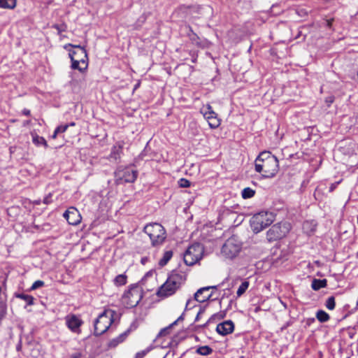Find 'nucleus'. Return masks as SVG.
Listing matches in <instances>:
<instances>
[{
  "label": "nucleus",
  "mask_w": 358,
  "mask_h": 358,
  "mask_svg": "<svg viewBox=\"0 0 358 358\" xmlns=\"http://www.w3.org/2000/svg\"><path fill=\"white\" fill-rule=\"evenodd\" d=\"M334 101V96H327L325 99V103H327V106L329 107Z\"/></svg>",
  "instance_id": "603ef678"
},
{
  "label": "nucleus",
  "mask_w": 358,
  "mask_h": 358,
  "mask_svg": "<svg viewBox=\"0 0 358 358\" xmlns=\"http://www.w3.org/2000/svg\"><path fill=\"white\" fill-rule=\"evenodd\" d=\"M241 250V244L235 236L228 238L222 247L221 252L229 259H233L238 255Z\"/></svg>",
  "instance_id": "39448f33"
},
{
  "label": "nucleus",
  "mask_w": 358,
  "mask_h": 358,
  "mask_svg": "<svg viewBox=\"0 0 358 358\" xmlns=\"http://www.w3.org/2000/svg\"><path fill=\"white\" fill-rule=\"evenodd\" d=\"M194 301V297L189 298V299H187V301L186 302L185 308V311H187V310H191L193 308L197 306V305L196 303H193ZM195 301H196L195 300Z\"/></svg>",
  "instance_id": "a18cd8bd"
},
{
  "label": "nucleus",
  "mask_w": 358,
  "mask_h": 358,
  "mask_svg": "<svg viewBox=\"0 0 358 358\" xmlns=\"http://www.w3.org/2000/svg\"><path fill=\"white\" fill-rule=\"evenodd\" d=\"M52 194L51 193H50L46 196H45L43 199V203L45 204H49V203H52Z\"/></svg>",
  "instance_id": "864d4df0"
},
{
  "label": "nucleus",
  "mask_w": 358,
  "mask_h": 358,
  "mask_svg": "<svg viewBox=\"0 0 358 358\" xmlns=\"http://www.w3.org/2000/svg\"><path fill=\"white\" fill-rule=\"evenodd\" d=\"M186 338L185 336H180L179 334L174 335L168 343L167 347L177 348L178 344Z\"/></svg>",
  "instance_id": "5701e85b"
},
{
  "label": "nucleus",
  "mask_w": 358,
  "mask_h": 358,
  "mask_svg": "<svg viewBox=\"0 0 358 358\" xmlns=\"http://www.w3.org/2000/svg\"><path fill=\"white\" fill-rule=\"evenodd\" d=\"M63 217L66 220L67 222L71 225L78 224L81 220V215L79 211L74 207L69 208L63 214Z\"/></svg>",
  "instance_id": "9b49d317"
},
{
  "label": "nucleus",
  "mask_w": 358,
  "mask_h": 358,
  "mask_svg": "<svg viewBox=\"0 0 358 358\" xmlns=\"http://www.w3.org/2000/svg\"><path fill=\"white\" fill-rule=\"evenodd\" d=\"M187 36L192 43L196 45L197 46H201L200 38L196 33L192 31V34H187Z\"/></svg>",
  "instance_id": "58836bf2"
},
{
  "label": "nucleus",
  "mask_w": 358,
  "mask_h": 358,
  "mask_svg": "<svg viewBox=\"0 0 358 358\" xmlns=\"http://www.w3.org/2000/svg\"><path fill=\"white\" fill-rule=\"evenodd\" d=\"M143 297V290L138 283L131 284L122 295V301L127 308H132L138 305Z\"/></svg>",
  "instance_id": "f03ea898"
},
{
  "label": "nucleus",
  "mask_w": 358,
  "mask_h": 358,
  "mask_svg": "<svg viewBox=\"0 0 358 358\" xmlns=\"http://www.w3.org/2000/svg\"><path fill=\"white\" fill-rule=\"evenodd\" d=\"M220 285H213V286H206L197 289V291L194 294V299L196 301V302L199 303H203L206 301H215L217 300V298H213V296L214 295L213 292L208 294L206 296H201L204 293L208 292L210 289H217V287Z\"/></svg>",
  "instance_id": "6e6552de"
},
{
  "label": "nucleus",
  "mask_w": 358,
  "mask_h": 358,
  "mask_svg": "<svg viewBox=\"0 0 358 358\" xmlns=\"http://www.w3.org/2000/svg\"><path fill=\"white\" fill-rule=\"evenodd\" d=\"M116 315L114 310L104 309L94 322V335L100 336L106 333L113 324Z\"/></svg>",
  "instance_id": "f257e3e1"
},
{
  "label": "nucleus",
  "mask_w": 358,
  "mask_h": 358,
  "mask_svg": "<svg viewBox=\"0 0 358 358\" xmlns=\"http://www.w3.org/2000/svg\"><path fill=\"white\" fill-rule=\"evenodd\" d=\"M170 334H171L170 330H169L166 327H164L159 331V332L158 333V334L156 336L155 340H157L161 337L169 335Z\"/></svg>",
  "instance_id": "49530a36"
},
{
  "label": "nucleus",
  "mask_w": 358,
  "mask_h": 358,
  "mask_svg": "<svg viewBox=\"0 0 358 358\" xmlns=\"http://www.w3.org/2000/svg\"><path fill=\"white\" fill-rule=\"evenodd\" d=\"M176 292V288L172 287L169 282L166 280V282L159 287L156 294L159 297L166 298L172 296Z\"/></svg>",
  "instance_id": "4468645a"
},
{
  "label": "nucleus",
  "mask_w": 358,
  "mask_h": 358,
  "mask_svg": "<svg viewBox=\"0 0 358 358\" xmlns=\"http://www.w3.org/2000/svg\"><path fill=\"white\" fill-rule=\"evenodd\" d=\"M340 182H334V183H332L329 187V192H333L337 187L338 184H339Z\"/></svg>",
  "instance_id": "680f3d73"
},
{
  "label": "nucleus",
  "mask_w": 358,
  "mask_h": 358,
  "mask_svg": "<svg viewBox=\"0 0 358 358\" xmlns=\"http://www.w3.org/2000/svg\"><path fill=\"white\" fill-rule=\"evenodd\" d=\"M128 336L127 333L123 332L121 334H120L117 337L113 338L111 341H109L108 346L109 348H113L117 346L120 343H122L126 338Z\"/></svg>",
  "instance_id": "4be33fe9"
},
{
  "label": "nucleus",
  "mask_w": 358,
  "mask_h": 358,
  "mask_svg": "<svg viewBox=\"0 0 358 358\" xmlns=\"http://www.w3.org/2000/svg\"><path fill=\"white\" fill-rule=\"evenodd\" d=\"M249 287V282L247 280H245L242 282V283L240 285V286L238 288V290L236 292L237 296L239 297L242 296L245 291L248 289Z\"/></svg>",
  "instance_id": "72a5a7b5"
},
{
  "label": "nucleus",
  "mask_w": 358,
  "mask_h": 358,
  "mask_svg": "<svg viewBox=\"0 0 358 358\" xmlns=\"http://www.w3.org/2000/svg\"><path fill=\"white\" fill-rule=\"evenodd\" d=\"M162 234H157L150 238L151 241V245L152 247H159L162 245L166 239V231L164 229L162 231Z\"/></svg>",
  "instance_id": "6ab92c4d"
},
{
  "label": "nucleus",
  "mask_w": 358,
  "mask_h": 358,
  "mask_svg": "<svg viewBox=\"0 0 358 358\" xmlns=\"http://www.w3.org/2000/svg\"><path fill=\"white\" fill-rule=\"evenodd\" d=\"M208 306V304H206L204 306H199V311H198V313H197V314H196V315L195 317L194 322H199L201 320V318H202L203 315H204V313H205Z\"/></svg>",
  "instance_id": "f704fd0d"
},
{
  "label": "nucleus",
  "mask_w": 358,
  "mask_h": 358,
  "mask_svg": "<svg viewBox=\"0 0 358 358\" xmlns=\"http://www.w3.org/2000/svg\"><path fill=\"white\" fill-rule=\"evenodd\" d=\"M227 315V310L223 311H220L218 313H216L213 315H212L208 320L206 322V325L208 327L210 324L216 323L217 322L224 319L226 317Z\"/></svg>",
  "instance_id": "aec40b11"
},
{
  "label": "nucleus",
  "mask_w": 358,
  "mask_h": 358,
  "mask_svg": "<svg viewBox=\"0 0 358 358\" xmlns=\"http://www.w3.org/2000/svg\"><path fill=\"white\" fill-rule=\"evenodd\" d=\"M203 246L201 243L196 242L192 244L185 252L183 260L187 266H193L201 258L203 252Z\"/></svg>",
  "instance_id": "7ed1b4c3"
},
{
  "label": "nucleus",
  "mask_w": 358,
  "mask_h": 358,
  "mask_svg": "<svg viewBox=\"0 0 358 358\" xmlns=\"http://www.w3.org/2000/svg\"><path fill=\"white\" fill-rule=\"evenodd\" d=\"M271 165L274 166V169L272 170V172L270 173V178L275 176L278 171V160L275 155H271L270 152V166Z\"/></svg>",
  "instance_id": "bb28decb"
},
{
  "label": "nucleus",
  "mask_w": 358,
  "mask_h": 358,
  "mask_svg": "<svg viewBox=\"0 0 358 358\" xmlns=\"http://www.w3.org/2000/svg\"><path fill=\"white\" fill-rule=\"evenodd\" d=\"M72 48L77 49L76 50H85V48L84 47L81 46L80 45H73V44Z\"/></svg>",
  "instance_id": "0e129e2a"
},
{
  "label": "nucleus",
  "mask_w": 358,
  "mask_h": 358,
  "mask_svg": "<svg viewBox=\"0 0 358 358\" xmlns=\"http://www.w3.org/2000/svg\"><path fill=\"white\" fill-rule=\"evenodd\" d=\"M303 229H308L310 233H313L316 230V224H313L312 222L306 221L303 222Z\"/></svg>",
  "instance_id": "ea45409f"
},
{
  "label": "nucleus",
  "mask_w": 358,
  "mask_h": 358,
  "mask_svg": "<svg viewBox=\"0 0 358 358\" xmlns=\"http://www.w3.org/2000/svg\"><path fill=\"white\" fill-rule=\"evenodd\" d=\"M173 281H176L180 285H183L187 280V275L185 272L178 270H173L171 274L169 275Z\"/></svg>",
  "instance_id": "a211bd4d"
},
{
  "label": "nucleus",
  "mask_w": 358,
  "mask_h": 358,
  "mask_svg": "<svg viewBox=\"0 0 358 358\" xmlns=\"http://www.w3.org/2000/svg\"><path fill=\"white\" fill-rule=\"evenodd\" d=\"M138 171L131 166L118 169L115 172L116 181L118 184L134 182L138 177Z\"/></svg>",
  "instance_id": "423d86ee"
},
{
  "label": "nucleus",
  "mask_w": 358,
  "mask_h": 358,
  "mask_svg": "<svg viewBox=\"0 0 358 358\" xmlns=\"http://www.w3.org/2000/svg\"><path fill=\"white\" fill-rule=\"evenodd\" d=\"M124 142L123 141H119L112 147L110 157L114 160L120 159L121 154L122 153Z\"/></svg>",
  "instance_id": "2eb2a0df"
},
{
  "label": "nucleus",
  "mask_w": 358,
  "mask_h": 358,
  "mask_svg": "<svg viewBox=\"0 0 358 358\" xmlns=\"http://www.w3.org/2000/svg\"><path fill=\"white\" fill-rule=\"evenodd\" d=\"M22 114L23 115H25V116H30L31 115V111H30V110H29L27 108H24L22 110Z\"/></svg>",
  "instance_id": "052dcab7"
},
{
  "label": "nucleus",
  "mask_w": 358,
  "mask_h": 358,
  "mask_svg": "<svg viewBox=\"0 0 358 358\" xmlns=\"http://www.w3.org/2000/svg\"><path fill=\"white\" fill-rule=\"evenodd\" d=\"M82 356L80 352H75L72 354L70 357V358H80Z\"/></svg>",
  "instance_id": "e2e57ef3"
},
{
  "label": "nucleus",
  "mask_w": 358,
  "mask_h": 358,
  "mask_svg": "<svg viewBox=\"0 0 358 358\" xmlns=\"http://www.w3.org/2000/svg\"><path fill=\"white\" fill-rule=\"evenodd\" d=\"M204 117L207 120L208 125L211 129H216L220 125V120L217 114L213 110L210 105L208 104L205 109L201 111Z\"/></svg>",
  "instance_id": "1a4fd4ad"
},
{
  "label": "nucleus",
  "mask_w": 358,
  "mask_h": 358,
  "mask_svg": "<svg viewBox=\"0 0 358 358\" xmlns=\"http://www.w3.org/2000/svg\"><path fill=\"white\" fill-rule=\"evenodd\" d=\"M213 350L208 345L199 346L196 350V352L198 355L202 356H208L213 353Z\"/></svg>",
  "instance_id": "c85d7f7f"
},
{
  "label": "nucleus",
  "mask_w": 358,
  "mask_h": 358,
  "mask_svg": "<svg viewBox=\"0 0 358 358\" xmlns=\"http://www.w3.org/2000/svg\"><path fill=\"white\" fill-rule=\"evenodd\" d=\"M78 54V50H69V56L71 59V60H72V58H76V55Z\"/></svg>",
  "instance_id": "6e6d98bb"
},
{
  "label": "nucleus",
  "mask_w": 358,
  "mask_h": 358,
  "mask_svg": "<svg viewBox=\"0 0 358 358\" xmlns=\"http://www.w3.org/2000/svg\"><path fill=\"white\" fill-rule=\"evenodd\" d=\"M277 246H278V243H275V247L272 248L270 250V253L272 255V258L270 259V262H272V264L274 263L278 259V257H276V258L273 257V256L277 254V250L278 249V248Z\"/></svg>",
  "instance_id": "de8ad7c7"
},
{
  "label": "nucleus",
  "mask_w": 358,
  "mask_h": 358,
  "mask_svg": "<svg viewBox=\"0 0 358 358\" xmlns=\"http://www.w3.org/2000/svg\"><path fill=\"white\" fill-rule=\"evenodd\" d=\"M17 0H0V8L13 9L16 6Z\"/></svg>",
  "instance_id": "c756f323"
},
{
  "label": "nucleus",
  "mask_w": 358,
  "mask_h": 358,
  "mask_svg": "<svg viewBox=\"0 0 358 358\" xmlns=\"http://www.w3.org/2000/svg\"><path fill=\"white\" fill-rule=\"evenodd\" d=\"M268 159V150H264L259 153L255 159V169L257 172L261 173L263 171V162Z\"/></svg>",
  "instance_id": "dca6fc26"
},
{
  "label": "nucleus",
  "mask_w": 358,
  "mask_h": 358,
  "mask_svg": "<svg viewBox=\"0 0 358 358\" xmlns=\"http://www.w3.org/2000/svg\"><path fill=\"white\" fill-rule=\"evenodd\" d=\"M13 296L24 300L26 302L27 306H32L34 304L35 299L31 295L15 292Z\"/></svg>",
  "instance_id": "412c9836"
},
{
  "label": "nucleus",
  "mask_w": 358,
  "mask_h": 358,
  "mask_svg": "<svg viewBox=\"0 0 358 358\" xmlns=\"http://www.w3.org/2000/svg\"><path fill=\"white\" fill-rule=\"evenodd\" d=\"M71 68L73 70H78L80 72L83 73L88 67V62L81 58H72Z\"/></svg>",
  "instance_id": "f3484780"
},
{
  "label": "nucleus",
  "mask_w": 358,
  "mask_h": 358,
  "mask_svg": "<svg viewBox=\"0 0 358 358\" xmlns=\"http://www.w3.org/2000/svg\"><path fill=\"white\" fill-rule=\"evenodd\" d=\"M327 286V280L326 279H313L311 284V287L313 290L317 291L321 288H324Z\"/></svg>",
  "instance_id": "b1692460"
},
{
  "label": "nucleus",
  "mask_w": 358,
  "mask_h": 358,
  "mask_svg": "<svg viewBox=\"0 0 358 358\" xmlns=\"http://www.w3.org/2000/svg\"><path fill=\"white\" fill-rule=\"evenodd\" d=\"M76 58H81L85 60V62H88V56L86 50H78V54L76 56Z\"/></svg>",
  "instance_id": "37998d69"
},
{
  "label": "nucleus",
  "mask_w": 358,
  "mask_h": 358,
  "mask_svg": "<svg viewBox=\"0 0 358 358\" xmlns=\"http://www.w3.org/2000/svg\"><path fill=\"white\" fill-rule=\"evenodd\" d=\"M22 338L20 337V340L16 345V350L17 352H21L22 351Z\"/></svg>",
  "instance_id": "bf43d9fd"
},
{
  "label": "nucleus",
  "mask_w": 358,
  "mask_h": 358,
  "mask_svg": "<svg viewBox=\"0 0 358 358\" xmlns=\"http://www.w3.org/2000/svg\"><path fill=\"white\" fill-rule=\"evenodd\" d=\"M152 349V347L150 345V346L148 347L146 349L141 350L140 352H138L136 354L135 358H143Z\"/></svg>",
  "instance_id": "c03bdc74"
},
{
  "label": "nucleus",
  "mask_w": 358,
  "mask_h": 358,
  "mask_svg": "<svg viewBox=\"0 0 358 358\" xmlns=\"http://www.w3.org/2000/svg\"><path fill=\"white\" fill-rule=\"evenodd\" d=\"M290 229L291 225L286 221L274 224L270 228V241L282 238Z\"/></svg>",
  "instance_id": "0eeeda50"
},
{
  "label": "nucleus",
  "mask_w": 358,
  "mask_h": 358,
  "mask_svg": "<svg viewBox=\"0 0 358 358\" xmlns=\"http://www.w3.org/2000/svg\"><path fill=\"white\" fill-rule=\"evenodd\" d=\"M51 27L57 31L58 35H61L62 32H64L67 29V25L64 22L62 24H53Z\"/></svg>",
  "instance_id": "c9c22d12"
},
{
  "label": "nucleus",
  "mask_w": 358,
  "mask_h": 358,
  "mask_svg": "<svg viewBox=\"0 0 358 358\" xmlns=\"http://www.w3.org/2000/svg\"><path fill=\"white\" fill-rule=\"evenodd\" d=\"M137 328L138 324L136 320H135L130 324V327L124 332L129 335L132 331L136 330Z\"/></svg>",
  "instance_id": "09e8293b"
},
{
  "label": "nucleus",
  "mask_w": 358,
  "mask_h": 358,
  "mask_svg": "<svg viewBox=\"0 0 358 358\" xmlns=\"http://www.w3.org/2000/svg\"><path fill=\"white\" fill-rule=\"evenodd\" d=\"M235 328L234 323L232 320H228L219 323L215 329L216 332L222 336H227L234 332Z\"/></svg>",
  "instance_id": "f8f14e48"
},
{
  "label": "nucleus",
  "mask_w": 358,
  "mask_h": 358,
  "mask_svg": "<svg viewBox=\"0 0 358 358\" xmlns=\"http://www.w3.org/2000/svg\"><path fill=\"white\" fill-rule=\"evenodd\" d=\"M45 285V282L43 280H38L36 281H35L32 285L31 286V287L28 289L29 292H31V291H33V290H36L40 287H42Z\"/></svg>",
  "instance_id": "a19ab883"
},
{
  "label": "nucleus",
  "mask_w": 358,
  "mask_h": 358,
  "mask_svg": "<svg viewBox=\"0 0 358 358\" xmlns=\"http://www.w3.org/2000/svg\"><path fill=\"white\" fill-rule=\"evenodd\" d=\"M165 228L159 223L153 222L145 226L143 231L150 238L157 234H162V231Z\"/></svg>",
  "instance_id": "ddd939ff"
},
{
  "label": "nucleus",
  "mask_w": 358,
  "mask_h": 358,
  "mask_svg": "<svg viewBox=\"0 0 358 358\" xmlns=\"http://www.w3.org/2000/svg\"><path fill=\"white\" fill-rule=\"evenodd\" d=\"M153 272H154V271H153L152 270L148 271V272L145 274V275L143 276V278L141 279V280L140 281V282L143 283V281H144V280H145V278H149V277H151V276L153 275Z\"/></svg>",
  "instance_id": "4d7b16f0"
},
{
  "label": "nucleus",
  "mask_w": 358,
  "mask_h": 358,
  "mask_svg": "<svg viewBox=\"0 0 358 358\" xmlns=\"http://www.w3.org/2000/svg\"><path fill=\"white\" fill-rule=\"evenodd\" d=\"M255 194V191L250 187H245L242 190L241 196L244 199H250Z\"/></svg>",
  "instance_id": "473e14b6"
},
{
  "label": "nucleus",
  "mask_w": 358,
  "mask_h": 358,
  "mask_svg": "<svg viewBox=\"0 0 358 358\" xmlns=\"http://www.w3.org/2000/svg\"><path fill=\"white\" fill-rule=\"evenodd\" d=\"M208 326L206 325V322L202 324H195V322H194L187 327L185 332H195L198 331L200 329H205Z\"/></svg>",
  "instance_id": "7c9ffc66"
},
{
  "label": "nucleus",
  "mask_w": 358,
  "mask_h": 358,
  "mask_svg": "<svg viewBox=\"0 0 358 358\" xmlns=\"http://www.w3.org/2000/svg\"><path fill=\"white\" fill-rule=\"evenodd\" d=\"M67 129H68V126L67 125H62V124H61V125L57 126L55 128L52 135L51 136V138H53V139L56 138L58 134L64 133Z\"/></svg>",
  "instance_id": "e433bc0d"
},
{
  "label": "nucleus",
  "mask_w": 358,
  "mask_h": 358,
  "mask_svg": "<svg viewBox=\"0 0 358 358\" xmlns=\"http://www.w3.org/2000/svg\"><path fill=\"white\" fill-rule=\"evenodd\" d=\"M315 322V319L314 317L308 318L306 320V327H310V325H312Z\"/></svg>",
  "instance_id": "5fc2aeb1"
},
{
  "label": "nucleus",
  "mask_w": 358,
  "mask_h": 358,
  "mask_svg": "<svg viewBox=\"0 0 358 358\" xmlns=\"http://www.w3.org/2000/svg\"><path fill=\"white\" fill-rule=\"evenodd\" d=\"M325 306L329 310H332L335 308L336 302L335 297L334 296H331L327 299Z\"/></svg>",
  "instance_id": "4c0bfd02"
},
{
  "label": "nucleus",
  "mask_w": 358,
  "mask_h": 358,
  "mask_svg": "<svg viewBox=\"0 0 358 358\" xmlns=\"http://www.w3.org/2000/svg\"><path fill=\"white\" fill-rule=\"evenodd\" d=\"M172 257H173V251L172 250L165 251L163 255V257L159 261V266L160 267H164V266H166L168 264V262L171 260Z\"/></svg>",
  "instance_id": "a878e982"
},
{
  "label": "nucleus",
  "mask_w": 358,
  "mask_h": 358,
  "mask_svg": "<svg viewBox=\"0 0 358 358\" xmlns=\"http://www.w3.org/2000/svg\"><path fill=\"white\" fill-rule=\"evenodd\" d=\"M185 311L184 312L178 317V321L182 322L185 320Z\"/></svg>",
  "instance_id": "69168bd1"
},
{
  "label": "nucleus",
  "mask_w": 358,
  "mask_h": 358,
  "mask_svg": "<svg viewBox=\"0 0 358 358\" xmlns=\"http://www.w3.org/2000/svg\"><path fill=\"white\" fill-rule=\"evenodd\" d=\"M166 280L169 282L172 287L176 288V291H177L181 287V285H180L176 281H173L169 277Z\"/></svg>",
  "instance_id": "8fccbe9b"
},
{
  "label": "nucleus",
  "mask_w": 358,
  "mask_h": 358,
  "mask_svg": "<svg viewBox=\"0 0 358 358\" xmlns=\"http://www.w3.org/2000/svg\"><path fill=\"white\" fill-rule=\"evenodd\" d=\"M66 324L67 327L73 333L79 334L80 327L83 324V321L80 318L78 315L75 314H70L65 317Z\"/></svg>",
  "instance_id": "9d476101"
},
{
  "label": "nucleus",
  "mask_w": 358,
  "mask_h": 358,
  "mask_svg": "<svg viewBox=\"0 0 358 358\" xmlns=\"http://www.w3.org/2000/svg\"><path fill=\"white\" fill-rule=\"evenodd\" d=\"M178 183L179 187L182 188H187L191 186V182L189 180L184 178H180L178 180Z\"/></svg>",
  "instance_id": "79ce46f5"
},
{
  "label": "nucleus",
  "mask_w": 358,
  "mask_h": 358,
  "mask_svg": "<svg viewBox=\"0 0 358 358\" xmlns=\"http://www.w3.org/2000/svg\"><path fill=\"white\" fill-rule=\"evenodd\" d=\"M31 136L32 142L36 146L43 145L45 148L48 147L46 140L43 136H40L36 134H31Z\"/></svg>",
  "instance_id": "393cba45"
},
{
  "label": "nucleus",
  "mask_w": 358,
  "mask_h": 358,
  "mask_svg": "<svg viewBox=\"0 0 358 358\" xmlns=\"http://www.w3.org/2000/svg\"><path fill=\"white\" fill-rule=\"evenodd\" d=\"M268 210H262L254 214L250 220V226L255 234L268 227Z\"/></svg>",
  "instance_id": "20e7f679"
},
{
  "label": "nucleus",
  "mask_w": 358,
  "mask_h": 358,
  "mask_svg": "<svg viewBox=\"0 0 358 358\" xmlns=\"http://www.w3.org/2000/svg\"><path fill=\"white\" fill-rule=\"evenodd\" d=\"M264 303L261 304V305H259L257 306H256L254 309V311L255 313H258V312H260V311H263L264 315L266 314V311H267V309L264 308Z\"/></svg>",
  "instance_id": "3c124183"
},
{
  "label": "nucleus",
  "mask_w": 358,
  "mask_h": 358,
  "mask_svg": "<svg viewBox=\"0 0 358 358\" xmlns=\"http://www.w3.org/2000/svg\"><path fill=\"white\" fill-rule=\"evenodd\" d=\"M301 36H303L301 41H305L306 35H303L302 31L301 30H299L294 38H295V39H297V38H299Z\"/></svg>",
  "instance_id": "13d9d810"
},
{
  "label": "nucleus",
  "mask_w": 358,
  "mask_h": 358,
  "mask_svg": "<svg viewBox=\"0 0 358 358\" xmlns=\"http://www.w3.org/2000/svg\"><path fill=\"white\" fill-rule=\"evenodd\" d=\"M148 261V257H142L141 259V263L142 264H145Z\"/></svg>",
  "instance_id": "338daca9"
},
{
  "label": "nucleus",
  "mask_w": 358,
  "mask_h": 358,
  "mask_svg": "<svg viewBox=\"0 0 358 358\" xmlns=\"http://www.w3.org/2000/svg\"><path fill=\"white\" fill-rule=\"evenodd\" d=\"M127 282V275L124 273L117 275L113 280V283L115 286H122Z\"/></svg>",
  "instance_id": "cd10ccee"
},
{
  "label": "nucleus",
  "mask_w": 358,
  "mask_h": 358,
  "mask_svg": "<svg viewBox=\"0 0 358 358\" xmlns=\"http://www.w3.org/2000/svg\"><path fill=\"white\" fill-rule=\"evenodd\" d=\"M73 46V44L71 43H68V44H66L64 46V48L66 50L69 51V50H71L70 48H72Z\"/></svg>",
  "instance_id": "774afa93"
},
{
  "label": "nucleus",
  "mask_w": 358,
  "mask_h": 358,
  "mask_svg": "<svg viewBox=\"0 0 358 358\" xmlns=\"http://www.w3.org/2000/svg\"><path fill=\"white\" fill-rule=\"evenodd\" d=\"M316 318L320 322H326L329 320L330 316L324 310H319L316 313Z\"/></svg>",
  "instance_id": "2f4dec72"
}]
</instances>
